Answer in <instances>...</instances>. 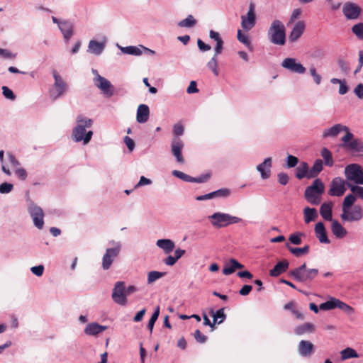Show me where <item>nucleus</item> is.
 I'll use <instances>...</instances> for the list:
<instances>
[{
    "label": "nucleus",
    "instance_id": "6e6d98bb",
    "mask_svg": "<svg viewBox=\"0 0 363 363\" xmlns=\"http://www.w3.org/2000/svg\"><path fill=\"white\" fill-rule=\"evenodd\" d=\"M2 93L5 98L13 101L16 99V96L9 87L4 86H2Z\"/></svg>",
    "mask_w": 363,
    "mask_h": 363
},
{
    "label": "nucleus",
    "instance_id": "0eeeda50",
    "mask_svg": "<svg viewBox=\"0 0 363 363\" xmlns=\"http://www.w3.org/2000/svg\"><path fill=\"white\" fill-rule=\"evenodd\" d=\"M94 74L93 82L94 85L101 91L106 97H111L114 94V86L105 77L101 76L96 69H92Z\"/></svg>",
    "mask_w": 363,
    "mask_h": 363
},
{
    "label": "nucleus",
    "instance_id": "f8f14e48",
    "mask_svg": "<svg viewBox=\"0 0 363 363\" xmlns=\"http://www.w3.org/2000/svg\"><path fill=\"white\" fill-rule=\"evenodd\" d=\"M255 6L253 2H250L247 14L241 16V26L245 31H249L255 26Z\"/></svg>",
    "mask_w": 363,
    "mask_h": 363
},
{
    "label": "nucleus",
    "instance_id": "13d9d810",
    "mask_svg": "<svg viewBox=\"0 0 363 363\" xmlns=\"http://www.w3.org/2000/svg\"><path fill=\"white\" fill-rule=\"evenodd\" d=\"M337 65L341 69V71L344 73H347L350 70L348 63L342 58H339L337 60Z\"/></svg>",
    "mask_w": 363,
    "mask_h": 363
},
{
    "label": "nucleus",
    "instance_id": "473e14b6",
    "mask_svg": "<svg viewBox=\"0 0 363 363\" xmlns=\"http://www.w3.org/2000/svg\"><path fill=\"white\" fill-rule=\"evenodd\" d=\"M332 207L333 203H324L321 205L320 208V213L323 219L328 221H332Z\"/></svg>",
    "mask_w": 363,
    "mask_h": 363
},
{
    "label": "nucleus",
    "instance_id": "f03ea898",
    "mask_svg": "<svg viewBox=\"0 0 363 363\" xmlns=\"http://www.w3.org/2000/svg\"><path fill=\"white\" fill-rule=\"evenodd\" d=\"M267 38L271 43L283 46L286 43V29L284 24L279 20H274L268 30Z\"/></svg>",
    "mask_w": 363,
    "mask_h": 363
},
{
    "label": "nucleus",
    "instance_id": "49530a36",
    "mask_svg": "<svg viewBox=\"0 0 363 363\" xmlns=\"http://www.w3.org/2000/svg\"><path fill=\"white\" fill-rule=\"evenodd\" d=\"M351 30L359 40H363V22L354 24Z\"/></svg>",
    "mask_w": 363,
    "mask_h": 363
},
{
    "label": "nucleus",
    "instance_id": "864d4df0",
    "mask_svg": "<svg viewBox=\"0 0 363 363\" xmlns=\"http://www.w3.org/2000/svg\"><path fill=\"white\" fill-rule=\"evenodd\" d=\"M309 72L312 76L314 82L317 85H319L321 83L322 77L319 74L317 73L316 69L313 65L310 67Z\"/></svg>",
    "mask_w": 363,
    "mask_h": 363
},
{
    "label": "nucleus",
    "instance_id": "6ab92c4d",
    "mask_svg": "<svg viewBox=\"0 0 363 363\" xmlns=\"http://www.w3.org/2000/svg\"><path fill=\"white\" fill-rule=\"evenodd\" d=\"M341 132H345L346 134L350 132V128L346 125L337 123L329 128L325 129L323 132L322 137L323 138L336 137Z\"/></svg>",
    "mask_w": 363,
    "mask_h": 363
},
{
    "label": "nucleus",
    "instance_id": "09e8293b",
    "mask_svg": "<svg viewBox=\"0 0 363 363\" xmlns=\"http://www.w3.org/2000/svg\"><path fill=\"white\" fill-rule=\"evenodd\" d=\"M160 315V306H157L154 313H152L150 319L149 320V322L147 323V328L150 330V332L152 333L153 330L154 325L156 320H157Z\"/></svg>",
    "mask_w": 363,
    "mask_h": 363
},
{
    "label": "nucleus",
    "instance_id": "c9c22d12",
    "mask_svg": "<svg viewBox=\"0 0 363 363\" xmlns=\"http://www.w3.org/2000/svg\"><path fill=\"white\" fill-rule=\"evenodd\" d=\"M118 48L121 49L123 53L139 56L143 54V51L141 50V45L139 47L136 46H127V47H121L118 45Z\"/></svg>",
    "mask_w": 363,
    "mask_h": 363
},
{
    "label": "nucleus",
    "instance_id": "ea45409f",
    "mask_svg": "<svg viewBox=\"0 0 363 363\" xmlns=\"http://www.w3.org/2000/svg\"><path fill=\"white\" fill-rule=\"evenodd\" d=\"M304 221L306 223H309L311 221L315 220L318 217L317 211L315 208L306 207L303 210Z\"/></svg>",
    "mask_w": 363,
    "mask_h": 363
},
{
    "label": "nucleus",
    "instance_id": "a18cd8bd",
    "mask_svg": "<svg viewBox=\"0 0 363 363\" xmlns=\"http://www.w3.org/2000/svg\"><path fill=\"white\" fill-rule=\"evenodd\" d=\"M231 194V190L228 188H222L216 191H212L213 199L215 198H227Z\"/></svg>",
    "mask_w": 363,
    "mask_h": 363
},
{
    "label": "nucleus",
    "instance_id": "f704fd0d",
    "mask_svg": "<svg viewBox=\"0 0 363 363\" xmlns=\"http://www.w3.org/2000/svg\"><path fill=\"white\" fill-rule=\"evenodd\" d=\"M323 170V161L318 159L315 161L313 167L309 169L308 179L316 177Z\"/></svg>",
    "mask_w": 363,
    "mask_h": 363
},
{
    "label": "nucleus",
    "instance_id": "4d7b16f0",
    "mask_svg": "<svg viewBox=\"0 0 363 363\" xmlns=\"http://www.w3.org/2000/svg\"><path fill=\"white\" fill-rule=\"evenodd\" d=\"M13 188L12 184L4 182L0 184V193L1 194H9Z\"/></svg>",
    "mask_w": 363,
    "mask_h": 363
},
{
    "label": "nucleus",
    "instance_id": "e2e57ef3",
    "mask_svg": "<svg viewBox=\"0 0 363 363\" xmlns=\"http://www.w3.org/2000/svg\"><path fill=\"white\" fill-rule=\"evenodd\" d=\"M30 271L32 272V273L33 274L36 275L37 277H40L43 274L44 267L42 264H40V265H38V266H35V267H32L30 268Z\"/></svg>",
    "mask_w": 363,
    "mask_h": 363
},
{
    "label": "nucleus",
    "instance_id": "7c9ffc66",
    "mask_svg": "<svg viewBox=\"0 0 363 363\" xmlns=\"http://www.w3.org/2000/svg\"><path fill=\"white\" fill-rule=\"evenodd\" d=\"M331 222V230L334 235L337 238H344L347 233L346 229L336 220Z\"/></svg>",
    "mask_w": 363,
    "mask_h": 363
},
{
    "label": "nucleus",
    "instance_id": "4c0bfd02",
    "mask_svg": "<svg viewBox=\"0 0 363 363\" xmlns=\"http://www.w3.org/2000/svg\"><path fill=\"white\" fill-rule=\"evenodd\" d=\"M340 300H339L337 298H331L330 300H328L324 303H322L319 306V308L323 311H329V310H332V309H334L336 308H338V306H339L338 302H340Z\"/></svg>",
    "mask_w": 363,
    "mask_h": 363
},
{
    "label": "nucleus",
    "instance_id": "58836bf2",
    "mask_svg": "<svg viewBox=\"0 0 363 363\" xmlns=\"http://www.w3.org/2000/svg\"><path fill=\"white\" fill-rule=\"evenodd\" d=\"M315 330V326L311 323H306L303 325H298L295 329V333L298 335H301L306 333H313Z\"/></svg>",
    "mask_w": 363,
    "mask_h": 363
},
{
    "label": "nucleus",
    "instance_id": "79ce46f5",
    "mask_svg": "<svg viewBox=\"0 0 363 363\" xmlns=\"http://www.w3.org/2000/svg\"><path fill=\"white\" fill-rule=\"evenodd\" d=\"M196 20L192 15H189L185 19L180 21L178 23V26L180 28H193L196 25Z\"/></svg>",
    "mask_w": 363,
    "mask_h": 363
},
{
    "label": "nucleus",
    "instance_id": "c85d7f7f",
    "mask_svg": "<svg viewBox=\"0 0 363 363\" xmlns=\"http://www.w3.org/2000/svg\"><path fill=\"white\" fill-rule=\"evenodd\" d=\"M156 245L162 249L165 254L170 253L175 247L174 242L170 239H159L156 242Z\"/></svg>",
    "mask_w": 363,
    "mask_h": 363
},
{
    "label": "nucleus",
    "instance_id": "bb28decb",
    "mask_svg": "<svg viewBox=\"0 0 363 363\" xmlns=\"http://www.w3.org/2000/svg\"><path fill=\"white\" fill-rule=\"evenodd\" d=\"M298 351L300 355L309 357L313 351V345L309 341L301 340L298 344Z\"/></svg>",
    "mask_w": 363,
    "mask_h": 363
},
{
    "label": "nucleus",
    "instance_id": "9d476101",
    "mask_svg": "<svg viewBox=\"0 0 363 363\" xmlns=\"http://www.w3.org/2000/svg\"><path fill=\"white\" fill-rule=\"evenodd\" d=\"M52 75L55 79V83L49 92L50 98L52 100H56L67 92V85L56 70L52 71Z\"/></svg>",
    "mask_w": 363,
    "mask_h": 363
},
{
    "label": "nucleus",
    "instance_id": "39448f33",
    "mask_svg": "<svg viewBox=\"0 0 363 363\" xmlns=\"http://www.w3.org/2000/svg\"><path fill=\"white\" fill-rule=\"evenodd\" d=\"M318 274V269H308L305 262L289 272V275L296 281L306 284L311 283L317 277Z\"/></svg>",
    "mask_w": 363,
    "mask_h": 363
},
{
    "label": "nucleus",
    "instance_id": "7ed1b4c3",
    "mask_svg": "<svg viewBox=\"0 0 363 363\" xmlns=\"http://www.w3.org/2000/svg\"><path fill=\"white\" fill-rule=\"evenodd\" d=\"M208 220L215 228H223L230 225L238 223L242 221L239 217L232 216L227 213L215 212L208 216Z\"/></svg>",
    "mask_w": 363,
    "mask_h": 363
},
{
    "label": "nucleus",
    "instance_id": "37998d69",
    "mask_svg": "<svg viewBox=\"0 0 363 363\" xmlns=\"http://www.w3.org/2000/svg\"><path fill=\"white\" fill-rule=\"evenodd\" d=\"M237 38L240 43L244 44L249 49V50H253V48L251 44V40L248 35L243 34L240 30H238Z\"/></svg>",
    "mask_w": 363,
    "mask_h": 363
},
{
    "label": "nucleus",
    "instance_id": "1a4fd4ad",
    "mask_svg": "<svg viewBox=\"0 0 363 363\" xmlns=\"http://www.w3.org/2000/svg\"><path fill=\"white\" fill-rule=\"evenodd\" d=\"M342 146L347 150L359 154H363V142L359 138H354L350 131L341 138Z\"/></svg>",
    "mask_w": 363,
    "mask_h": 363
},
{
    "label": "nucleus",
    "instance_id": "393cba45",
    "mask_svg": "<svg viewBox=\"0 0 363 363\" xmlns=\"http://www.w3.org/2000/svg\"><path fill=\"white\" fill-rule=\"evenodd\" d=\"M289 262L286 259L279 262L274 267L269 271V275L272 277H277L283 272H285L289 268Z\"/></svg>",
    "mask_w": 363,
    "mask_h": 363
},
{
    "label": "nucleus",
    "instance_id": "e433bc0d",
    "mask_svg": "<svg viewBox=\"0 0 363 363\" xmlns=\"http://www.w3.org/2000/svg\"><path fill=\"white\" fill-rule=\"evenodd\" d=\"M211 316L213 318L214 323L220 324L222 323L226 318V315L224 313V308H220L216 312L213 309H211L210 311Z\"/></svg>",
    "mask_w": 363,
    "mask_h": 363
},
{
    "label": "nucleus",
    "instance_id": "052dcab7",
    "mask_svg": "<svg viewBox=\"0 0 363 363\" xmlns=\"http://www.w3.org/2000/svg\"><path fill=\"white\" fill-rule=\"evenodd\" d=\"M184 126L178 123L173 126V133L176 136H181L184 134Z\"/></svg>",
    "mask_w": 363,
    "mask_h": 363
},
{
    "label": "nucleus",
    "instance_id": "f257e3e1",
    "mask_svg": "<svg viewBox=\"0 0 363 363\" xmlns=\"http://www.w3.org/2000/svg\"><path fill=\"white\" fill-rule=\"evenodd\" d=\"M77 125L73 128L72 133V140L76 143L82 142L84 145H87L93 135V131L91 128L93 121L89 118L79 115L76 118Z\"/></svg>",
    "mask_w": 363,
    "mask_h": 363
},
{
    "label": "nucleus",
    "instance_id": "774afa93",
    "mask_svg": "<svg viewBox=\"0 0 363 363\" xmlns=\"http://www.w3.org/2000/svg\"><path fill=\"white\" fill-rule=\"evenodd\" d=\"M197 45L200 50L203 52L208 51L211 50V47L203 43L201 39H198Z\"/></svg>",
    "mask_w": 363,
    "mask_h": 363
},
{
    "label": "nucleus",
    "instance_id": "4be33fe9",
    "mask_svg": "<svg viewBox=\"0 0 363 363\" xmlns=\"http://www.w3.org/2000/svg\"><path fill=\"white\" fill-rule=\"evenodd\" d=\"M150 116V108L146 104H140L137 109L136 120L139 123H146Z\"/></svg>",
    "mask_w": 363,
    "mask_h": 363
},
{
    "label": "nucleus",
    "instance_id": "c03bdc74",
    "mask_svg": "<svg viewBox=\"0 0 363 363\" xmlns=\"http://www.w3.org/2000/svg\"><path fill=\"white\" fill-rule=\"evenodd\" d=\"M321 156L324 160L325 165L329 167H332L333 165L332 153L326 147L323 148L321 150Z\"/></svg>",
    "mask_w": 363,
    "mask_h": 363
},
{
    "label": "nucleus",
    "instance_id": "5fc2aeb1",
    "mask_svg": "<svg viewBox=\"0 0 363 363\" xmlns=\"http://www.w3.org/2000/svg\"><path fill=\"white\" fill-rule=\"evenodd\" d=\"M298 159L294 155H288L286 157V167L287 168H292L297 165Z\"/></svg>",
    "mask_w": 363,
    "mask_h": 363
},
{
    "label": "nucleus",
    "instance_id": "aec40b11",
    "mask_svg": "<svg viewBox=\"0 0 363 363\" xmlns=\"http://www.w3.org/2000/svg\"><path fill=\"white\" fill-rule=\"evenodd\" d=\"M305 30V23L302 21H299L294 26L289 35V40L291 43L297 41L303 35Z\"/></svg>",
    "mask_w": 363,
    "mask_h": 363
},
{
    "label": "nucleus",
    "instance_id": "4468645a",
    "mask_svg": "<svg viewBox=\"0 0 363 363\" xmlns=\"http://www.w3.org/2000/svg\"><path fill=\"white\" fill-rule=\"evenodd\" d=\"M346 191V181L341 177H335L330 184L328 194L331 196H342Z\"/></svg>",
    "mask_w": 363,
    "mask_h": 363
},
{
    "label": "nucleus",
    "instance_id": "338daca9",
    "mask_svg": "<svg viewBox=\"0 0 363 363\" xmlns=\"http://www.w3.org/2000/svg\"><path fill=\"white\" fill-rule=\"evenodd\" d=\"M278 181L281 184L286 185L289 182V176L284 172L279 173Z\"/></svg>",
    "mask_w": 363,
    "mask_h": 363
},
{
    "label": "nucleus",
    "instance_id": "b1692460",
    "mask_svg": "<svg viewBox=\"0 0 363 363\" xmlns=\"http://www.w3.org/2000/svg\"><path fill=\"white\" fill-rule=\"evenodd\" d=\"M315 233L320 242L325 244L330 243V240L327 236L325 226L322 222H318L315 224Z\"/></svg>",
    "mask_w": 363,
    "mask_h": 363
},
{
    "label": "nucleus",
    "instance_id": "69168bd1",
    "mask_svg": "<svg viewBox=\"0 0 363 363\" xmlns=\"http://www.w3.org/2000/svg\"><path fill=\"white\" fill-rule=\"evenodd\" d=\"M354 93L359 99H363V84H358L354 89Z\"/></svg>",
    "mask_w": 363,
    "mask_h": 363
},
{
    "label": "nucleus",
    "instance_id": "603ef678",
    "mask_svg": "<svg viewBox=\"0 0 363 363\" xmlns=\"http://www.w3.org/2000/svg\"><path fill=\"white\" fill-rule=\"evenodd\" d=\"M207 67L213 72V73L218 76V62H217V56H214L209 60L207 63Z\"/></svg>",
    "mask_w": 363,
    "mask_h": 363
},
{
    "label": "nucleus",
    "instance_id": "de8ad7c7",
    "mask_svg": "<svg viewBox=\"0 0 363 363\" xmlns=\"http://www.w3.org/2000/svg\"><path fill=\"white\" fill-rule=\"evenodd\" d=\"M165 272H160L157 271H151L147 274V284H150L156 280L163 277Z\"/></svg>",
    "mask_w": 363,
    "mask_h": 363
},
{
    "label": "nucleus",
    "instance_id": "3c124183",
    "mask_svg": "<svg viewBox=\"0 0 363 363\" xmlns=\"http://www.w3.org/2000/svg\"><path fill=\"white\" fill-rule=\"evenodd\" d=\"M356 198L353 194H349L344 199L342 203V211L348 209L355 202Z\"/></svg>",
    "mask_w": 363,
    "mask_h": 363
},
{
    "label": "nucleus",
    "instance_id": "ddd939ff",
    "mask_svg": "<svg viewBox=\"0 0 363 363\" xmlns=\"http://www.w3.org/2000/svg\"><path fill=\"white\" fill-rule=\"evenodd\" d=\"M281 65L284 69L292 73L302 74L306 71V67L296 58L293 57H286L284 59Z\"/></svg>",
    "mask_w": 363,
    "mask_h": 363
},
{
    "label": "nucleus",
    "instance_id": "0e129e2a",
    "mask_svg": "<svg viewBox=\"0 0 363 363\" xmlns=\"http://www.w3.org/2000/svg\"><path fill=\"white\" fill-rule=\"evenodd\" d=\"M15 174L21 180H25L27 177V172L23 168L16 167Z\"/></svg>",
    "mask_w": 363,
    "mask_h": 363
},
{
    "label": "nucleus",
    "instance_id": "2f4dec72",
    "mask_svg": "<svg viewBox=\"0 0 363 363\" xmlns=\"http://www.w3.org/2000/svg\"><path fill=\"white\" fill-rule=\"evenodd\" d=\"M286 247L296 257H301L309 252V245H306L303 247H294L289 242L286 243Z\"/></svg>",
    "mask_w": 363,
    "mask_h": 363
},
{
    "label": "nucleus",
    "instance_id": "412c9836",
    "mask_svg": "<svg viewBox=\"0 0 363 363\" xmlns=\"http://www.w3.org/2000/svg\"><path fill=\"white\" fill-rule=\"evenodd\" d=\"M272 165V158L267 157L263 162L257 166V170L260 173L262 179H267L270 177Z\"/></svg>",
    "mask_w": 363,
    "mask_h": 363
},
{
    "label": "nucleus",
    "instance_id": "a878e982",
    "mask_svg": "<svg viewBox=\"0 0 363 363\" xmlns=\"http://www.w3.org/2000/svg\"><path fill=\"white\" fill-rule=\"evenodd\" d=\"M107 326L101 325L97 323H89L84 328V333L88 335H96L107 329Z\"/></svg>",
    "mask_w": 363,
    "mask_h": 363
},
{
    "label": "nucleus",
    "instance_id": "a19ab883",
    "mask_svg": "<svg viewBox=\"0 0 363 363\" xmlns=\"http://www.w3.org/2000/svg\"><path fill=\"white\" fill-rule=\"evenodd\" d=\"M341 359L342 361L350 358H358L359 354L352 347H347L340 352Z\"/></svg>",
    "mask_w": 363,
    "mask_h": 363
},
{
    "label": "nucleus",
    "instance_id": "9b49d317",
    "mask_svg": "<svg viewBox=\"0 0 363 363\" xmlns=\"http://www.w3.org/2000/svg\"><path fill=\"white\" fill-rule=\"evenodd\" d=\"M28 211L34 225L38 229L41 230L44 225V212L42 208L33 202H30L28 206Z\"/></svg>",
    "mask_w": 363,
    "mask_h": 363
},
{
    "label": "nucleus",
    "instance_id": "20e7f679",
    "mask_svg": "<svg viewBox=\"0 0 363 363\" xmlns=\"http://www.w3.org/2000/svg\"><path fill=\"white\" fill-rule=\"evenodd\" d=\"M325 186L320 179H315L304 192L305 199L312 205H318L321 201V195L324 193Z\"/></svg>",
    "mask_w": 363,
    "mask_h": 363
},
{
    "label": "nucleus",
    "instance_id": "72a5a7b5",
    "mask_svg": "<svg viewBox=\"0 0 363 363\" xmlns=\"http://www.w3.org/2000/svg\"><path fill=\"white\" fill-rule=\"evenodd\" d=\"M309 169L308 165L306 162H301L296 169V177L298 179H301L304 177L308 179Z\"/></svg>",
    "mask_w": 363,
    "mask_h": 363
},
{
    "label": "nucleus",
    "instance_id": "2eb2a0df",
    "mask_svg": "<svg viewBox=\"0 0 363 363\" xmlns=\"http://www.w3.org/2000/svg\"><path fill=\"white\" fill-rule=\"evenodd\" d=\"M111 296L116 303L121 306H125L127 304L125 283L123 281H117L115 284Z\"/></svg>",
    "mask_w": 363,
    "mask_h": 363
},
{
    "label": "nucleus",
    "instance_id": "8fccbe9b",
    "mask_svg": "<svg viewBox=\"0 0 363 363\" xmlns=\"http://www.w3.org/2000/svg\"><path fill=\"white\" fill-rule=\"evenodd\" d=\"M304 236V233L301 232H297L293 234H291L289 237V240L291 244L298 245L302 242L301 238Z\"/></svg>",
    "mask_w": 363,
    "mask_h": 363
},
{
    "label": "nucleus",
    "instance_id": "c756f323",
    "mask_svg": "<svg viewBox=\"0 0 363 363\" xmlns=\"http://www.w3.org/2000/svg\"><path fill=\"white\" fill-rule=\"evenodd\" d=\"M60 30H61L63 37L66 41L69 40L73 35V25L67 21H62L60 23Z\"/></svg>",
    "mask_w": 363,
    "mask_h": 363
},
{
    "label": "nucleus",
    "instance_id": "680f3d73",
    "mask_svg": "<svg viewBox=\"0 0 363 363\" xmlns=\"http://www.w3.org/2000/svg\"><path fill=\"white\" fill-rule=\"evenodd\" d=\"M194 336L196 340L199 343H204L207 340V337L202 334L199 330H196L194 332Z\"/></svg>",
    "mask_w": 363,
    "mask_h": 363
},
{
    "label": "nucleus",
    "instance_id": "cd10ccee",
    "mask_svg": "<svg viewBox=\"0 0 363 363\" xmlns=\"http://www.w3.org/2000/svg\"><path fill=\"white\" fill-rule=\"evenodd\" d=\"M106 46V42L99 43L95 40H91L88 45V52L95 55H101Z\"/></svg>",
    "mask_w": 363,
    "mask_h": 363
},
{
    "label": "nucleus",
    "instance_id": "a211bd4d",
    "mask_svg": "<svg viewBox=\"0 0 363 363\" xmlns=\"http://www.w3.org/2000/svg\"><path fill=\"white\" fill-rule=\"evenodd\" d=\"M184 147L183 141L179 138H174L171 143V150L172 155L175 157L177 162L183 164L184 159L182 157V151Z\"/></svg>",
    "mask_w": 363,
    "mask_h": 363
},
{
    "label": "nucleus",
    "instance_id": "bf43d9fd",
    "mask_svg": "<svg viewBox=\"0 0 363 363\" xmlns=\"http://www.w3.org/2000/svg\"><path fill=\"white\" fill-rule=\"evenodd\" d=\"M339 306L338 308L342 310L343 311L347 313L348 314H352L354 313V308L349 306L348 304L340 301L338 302Z\"/></svg>",
    "mask_w": 363,
    "mask_h": 363
},
{
    "label": "nucleus",
    "instance_id": "f3484780",
    "mask_svg": "<svg viewBox=\"0 0 363 363\" xmlns=\"http://www.w3.org/2000/svg\"><path fill=\"white\" fill-rule=\"evenodd\" d=\"M341 218L344 221H357L362 218V209L359 206H355L352 210L349 208L342 211L340 216Z\"/></svg>",
    "mask_w": 363,
    "mask_h": 363
},
{
    "label": "nucleus",
    "instance_id": "5701e85b",
    "mask_svg": "<svg viewBox=\"0 0 363 363\" xmlns=\"http://www.w3.org/2000/svg\"><path fill=\"white\" fill-rule=\"evenodd\" d=\"M244 266L238 262L235 259L231 258L228 262H226L223 269L224 275H230L233 274L236 269H242Z\"/></svg>",
    "mask_w": 363,
    "mask_h": 363
},
{
    "label": "nucleus",
    "instance_id": "6e6552de",
    "mask_svg": "<svg viewBox=\"0 0 363 363\" xmlns=\"http://www.w3.org/2000/svg\"><path fill=\"white\" fill-rule=\"evenodd\" d=\"M345 176L347 182H352L356 184L363 183V169L358 164H350L345 168Z\"/></svg>",
    "mask_w": 363,
    "mask_h": 363
},
{
    "label": "nucleus",
    "instance_id": "423d86ee",
    "mask_svg": "<svg viewBox=\"0 0 363 363\" xmlns=\"http://www.w3.org/2000/svg\"><path fill=\"white\" fill-rule=\"evenodd\" d=\"M109 245L111 247L106 249L102 258V267L104 270L111 267L113 260L118 256L122 248V245L118 241L111 240Z\"/></svg>",
    "mask_w": 363,
    "mask_h": 363
},
{
    "label": "nucleus",
    "instance_id": "dca6fc26",
    "mask_svg": "<svg viewBox=\"0 0 363 363\" xmlns=\"http://www.w3.org/2000/svg\"><path fill=\"white\" fill-rule=\"evenodd\" d=\"M362 12V9L356 4L346 2L342 7V13L347 20L357 19Z\"/></svg>",
    "mask_w": 363,
    "mask_h": 363
}]
</instances>
